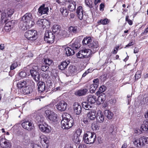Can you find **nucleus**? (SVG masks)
Returning a JSON list of instances; mask_svg holds the SVG:
<instances>
[{
	"label": "nucleus",
	"mask_w": 148,
	"mask_h": 148,
	"mask_svg": "<svg viewBox=\"0 0 148 148\" xmlns=\"http://www.w3.org/2000/svg\"><path fill=\"white\" fill-rule=\"evenodd\" d=\"M0 144L1 148H10L11 146L9 141L3 139L0 140Z\"/></svg>",
	"instance_id": "6ab92c4d"
},
{
	"label": "nucleus",
	"mask_w": 148,
	"mask_h": 148,
	"mask_svg": "<svg viewBox=\"0 0 148 148\" xmlns=\"http://www.w3.org/2000/svg\"><path fill=\"white\" fill-rule=\"evenodd\" d=\"M44 61L45 63V64L47 65H48V66H50L53 62L52 60L49 59H45Z\"/></svg>",
	"instance_id": "a18cd8bd"
},
{
	"label": "nucleus",
	"mask_w": 148,
	"mask_h": 148,
	"mask_svg": "<svg viewBox=\"0 0 148 148\" xmlns=\"http://www.w3.org/2000/svg\"><path fill=\"white\" fill-rule=\"evenodd\" d=\"M90 69H88V70H87L83 74L82 77H85L86 75H87L90 72Z\"/></svg>",
	"instance_id": "338daca9"
},
{
	"label": "nucleus",
	"mask_w": 148,
	"mask_h": 148,
	"mask_svg": "<svg viewBox=\"0 0 148 148\" xmlns=\"http://www.w3.org/2000/svg\"><path fill=\"white\" fill-rule=\"evenodd\" d=\"M40 140L41 144H43V143L46 145V148H48L49 145V140L46 137L43 135H41L40 137Z\"/></svg>",
	"instance_id": "a878e982"
},
{
	"label": "nucleus",
	"mask_w": 148,
	"mask_h": 148,
	"mask_svg": "<svg viewBox=\"0 0 148 148\" xmlns=\"http://www.w3.org/2000/svg\"><path fill=\"white\" fill-rule=\"evenodd\" d=\"M39 69V67L37 66H34L30 70L31 75L36 82H38L40 80V75L39 72H38Z\"/></svg>",
	"instance_id": "423d86ee"
},
{
	"label": "nucleus",
	"mask_w": 148,
	"mask_h": 148,
	"mask_svg": "<svg viewBox=\"0 0 148 148\" xmlns=\"http://www.w3.org/2000/svg\"><path fill=\"white\" fill-rule=\"evenodd\" d=\"M68 129L71 128L74 124V121L73 118L71 117L69 119L68 118Z\"/></svg>",
	"instance_id": "ea45409f"
},
{
	"label": "nucleus",
	"mask_w": 148,
	"mask_h": 148,
	"mask_svg": "<svg viewBox=\"0 0 148 148\" xmlns=\"http://www.w3.org/2000/svg\"><path fill=\"white\" fill-rule=\"evenodd\" d=\"M68 69L69 71L71 73H73L76 71L75 66L73 65L70 66Z\"/></svg>",
	"instance_id": "de8ad7c7"
},
{
	"label": "nucleus",
	"mask_w": 148,
	"mask_h": 148,
	"mask_svg": "<svg viewBox=\"0 0 148 148\" xmlns=\"http://www.w3.org/2000/svg\"><path fill=\"white\" fill-rule=\"evenodd\" d=\"M12 9L8 8L5 9L4 12L2 13L1 21L4 20V19H7L8 17H10L13 13Z\"/></svg>",
	"instance_id": "f8f14e48"
},
{
	"label": "nucleus",
	"mask_w": 148,
	"mask_h": 148,
	"mask_svg": "<svg viewBox=\"0 0 148 148\" xmlns=\"http://www.w3.org/2000/svg\"><path fill=\"white\" fill-rule=\"evenodd\" d=\"M45 114L48 119L50 121L53 122L56 121L57 114L53 111L50 110H47L45 111Z\"/></svg>",
	"instance_id": "9b49d317"
},
{
	"label": "nucleus",
	"mask_w": 148,
	"mask_h": 148,
	"mask_svg": "<svg viewBox=\"0 0 148 148\" xmlns=\"http://www.w3.org/2000/svg\"><path fill=\"white\" fill-rule=\"evenodd\" d=\"M91 109L89 110L90 111L88 113L87 117L90 120L93 121L96 118V111L94 110H91Z\"/></svg>",
	"instance_id": "412c9836"
},
{
	"label": "nucleus",
	"mask_w": 148,
	"mask_h": 148,
	"mask_svg": "<svg viewBox=\"0 0 148 148\" xmlns=\"http://www.w3.org/2000/svg\"><path fill=\"white\" fill-rule=\"evenodd\" d=\"M92 127L93 130H97L98 129V127L97 124L95 123H93L92 124Z\"/></svg>",
	"instance_id": "bf43d9fd"
},
{
	"label": "nucleus",
	"mask_w": 148,
	"mask_h": 148,
	"mask_svg": "<svg viewBox=\"0 0 148 148\" xmlns=\"http://www.w3.org/2000/svg\"><path fill=\"white\" fill-rule=\"evenodd\" d=\"M55 36L51 32L46 31L44 37V40L47 43H52L54 41Z\"/></svg>",
	"instance_id": "6e6552de"
},
{
	"label": "nucleus",
	"mask_w": 148,
	"mask_h": 148,
	"mask_svg": "<svg viewBox=\"0 0 148 148\" xmlns=\"http://www.w3.org/2000/svg\"><path fill=\"white\" fill-rule=\"evenodd\" d=\"M35 88L27 86L24 87L23 90V93L25 95L30 94L32 93L34 90Z\"/></svg>",
	"instance_id": "5701e85b"
},
{
	"label": "nucleus",
	"mask_w": 148,
	"mask_h": 148,
	"mask_svg": "<svg viewBox=\"0 0 148 148\" xmlns=\"http://www.w3.org/2000/svg\"><path fill=\"white\" fill-rule=\"evenodd\" d=\"M21 125L24 129L28 131H31L34 128L33 123L26 119L23 120V122L21 123Z\"/></svg>",
	"instance_id": "9d476101"
},
{
	"label": "nucleus",
	"mask_w": 148,
	"mask_h": 148,
	"mask_svg": "<svg viewBox=\"0 0 148 148\" xmlns=\"http://www.w3.org/2000/svg\"><path fill=\"white\" fill-rule=\"evenodd\" d=\"M69 4L67 7L69 10L71 12H73L74 11L76 8V3L72 0H67Z\"/></svg>",
	"instance_id": "aec40b11"
},
{
	"label": "nucleus",
	"mask_w": 148,
	"mask_h": 148,
	"mask_svg": "<svg viewBox=\"0 0 148 148\" xmlns=\"http://www.w3.org/2000/svg\"><path fill=\"white\" fill-rule=\"evenodd\" d=\"M141 76V72L140 71H137L135 75V79L138 80L140 78Z\"/></svg>",
	"instance_id": "49530a36"
},
{
	"label": "nucleus",
	"mask_w": 148,
	"mask_h": 148,
	"mask_svg": "<svg viewBox=\"0 0 148 148\" xmlns=\"http://www.w3.org/2000/svg\"><path fill=\"white\" fill-rule=\"evenodd\" d=\"M26 83V85L27 84L28 86H30L31 87L35 88V83L31 79H27L25 80Z\"/></svg>",
	"instance_id": "4c0bfd02"
},
{
	"label": "nucleus",
	"mask_w": 148,
	"mask_h": 148,
	"mask_svg": "<svg viewBox=\"0 0 148 148\" xmlns=\"http://www.w3.org/2000/svg\"><path fill=\"white\" fill-rule=\"evenodd\" d=\"M96 119L97 122L98 123H101L104 121L105 116L103 113L101 111H99L97 112Z\"/></svg>",
	"instance_id": "f3484780"
},
{
	"label": "nucleus",
	"mask_w": 148,
	"mask_h": 148,
	"mask_svg": "<svg viewBox=\"0 0 148 148\" xmlns=\"http://www.w3.org/2000/svg\"><path fill=\"white\" fill-rule=\"evenodd\" d=\"M82 132V130L80 128H79L75 132L74 134L80 137Z\"/></svg>",
	"instance_id": "8fccbe9b"
},
{
	"label": "nucleus",
	"mask_w": 148,
	"mask_h": 148,
	"mask_svg": "<svg viewBox=\"0 0 148 148\" xmlns=\"http://www.w3.org/2000/svg\"><path fill=\"white\" fill-rule=\"evenodd\" d=\"M114 131V126L112 125H111V126L109 128V132L110 133L112 134Z\"/></svg>",
	"instance_id": "e2e57ef3"
},
{
	"label": "nucleus",
	"mask_w": 148,
	"mask_h": 148,
	"mask_svg": "<svg viewBox=\"0 0 148 148\" xmlns=\"http://www.w3.org/2000/svg\"><path fill=\"white\" fill-rule=\"evenodd\" d=\"M60 11L64 16H66L68 14V11L66 8L63 7L60 9Z\"/></svg>",
	"instance_id": "79ce46f5"
},
{
	"label": "nucleus",
	"mask_w": 148,
	"mask_h": 148,
	"mask_svg": "<svg viewBox=\"0 0 148 148\" xmlns=\"http://www.w3.org/2000/svg\"><path fill=\"white\" fill-rule=\"evenodd\" d=\"M148 143V138L147 137L143 136L138 139L135 138L134 142V144L137 147H141L145 146Z\"/></svg>",
	"instance_id": "20e7f679"
},
{
	"label": "nucleus",
	"mask_w": 148,
	"mask_h": 148,
	"mask_svg": "<svg viewBox=\"0 0 148 148\" xmlns=\"http://www.w3.org/2000/svg\"><path fill=\"white\" fill-rule=\"evenodd\" d=\"M49 67L46 64H44L42 66L41 68V69L44 72L48 71L47 70L49 69Z\"/></svg>",
	"instance_id": "6e6d98bb"
},
{
	"label": "nucleus",
	"mask_w": 148,
	"mask_h": 148,
	"mask_svg": "<svg viewBox=\"0 0 148 148\" xmlns=\"http://www.w3.org/2000/svg\"><path fill=\"white\" fill-rule=\"evenodd\" d=\"M68 118L66 117L63 118L61 122V127L62 129H68Z\"/></svg>",
	"instance_id": "393cba45"
},
{
	"label": "nucleus",
	"mask_w": 148,
	"mask_h": 148,
	"mask_svg": "<svg viewBox=\"0 0 148 148\" xmlns=\"http://www.w3.org/2000/svg\"><path fill=\"white\" fill-rule=\"evenodd\" d=\"M73 109L75 114L78 115L80 114L82 111V108L81 105L76 102L74 103L73 104Z\"/></svg>",
	"instance_id": "dca6fc26"
},
{
	"label": "nucleus",
	"mask_w": 148,
	"mask_h": 148,
	"mask_svg": "<svg viewBox=\"0 0 148 148\" xmlns=\"http://www.w3.org/2000/svg\"><path fill=\"white\" fill-rule=\"evenodd\" d=\"M25 36L28 40H34L37 37L36 31L35 30L27 31L25 33Z\"/></svg>",
	"instance_id": "0eeeda50"
},
{
	"label": "nucleus",
	"mask_w": 148,
	"mask_h": 148,
	"mask_svg": "<svg viewBox=\"0 0 148 148\" xmlns=\"http://www.w3.org/2000/svg\"><path fill=\"white\" fill-rule=\"evenodd\" d=\"M106 89V87L104 85H103L101 86L99 88L98 92H99L102 93L104 92Z\"/></svg>",
	"instance_id": "5fc2aeb1"
},
{
	"label": "nucleus",
	"mask_w": 148,
	"mask_h": 148,
	"mask_svg": "<svg viewBox=\"0 0 148 148\" xmlns=\"http://www.w3.org/2000/svg\"><path fill=\"white\" fill-rule=\"evenodd\" d=\"M67 104L64 101H62L58 103L56 106L57 109L61 111H64L66 110Z\"/></svg>",
	"instance_id": "4468645a"
},
{
	"label": "nucleus",
	"mask_w": 148,
	"mask_h": 148,
	"mask_svg": "<svg viewBox=\"0 0 148 148\" xmlns=\"http://www.w3.org/2000/svg\"><path fill=\"white\" fill-rule=\"evenodd\" d=\"M69 31L70 32L76 34L79 32V28L77 26H71L69 28Z\"/></svg>",
	"instance_id": "c756f323"
},
{
	"label": "nucleus",
	"mask_w": 148,
	"mask_h": 148,
	"mask_svg": "<svg viewBox=\"0 0 148 148\" xmlns=\"http://www.w3.org/2000/svg\"><path fill=\"white\" fill-rule=\"evenodd\" d=\"M1 22V23H5L4 29L7 32H9L11 29L13 28L15 23V20H12L11 21H8V19H4V20L2 21V22Z\"/></svg>",
	"instance_id": "1a4fd4ad"
},
{
	"label": "nucleus",
	"mask_w": 148,
	"mask_h": 148,
	"mask_svg": "<svg viewBox=\"0 0 148 148\" xmlns=\"http://www.w3.org/2000/svg\"><path fill=\"white\" fill-rule=\"evenodd\" d=\"M61 28V26L57 24L53 25L52 28L53 32L54 33L58 32L60 31Z\"/></svg>",
	"instance_id": "f704fd0d"
},
{
	"label": "nucleus",
	"mask_w": 148,
	"mask_h": 148,
	"mask_svg": "<svg viewBox=\"0 0 148 148\" xmlns=\"http://www.w3.org/2000/svg\"><path fill=\"white\" fill-rule=\"evenodd\" d=\"M64 52L66 53L67 56H70L74 55L75 53V51L70 47L66 48Z\"/></svg>",
	"instance_id": "bb28decb"
},
{
	"label": "nucleus",
	"mask_w": 148,
	"mask_h": 148,
	"mask_svg": "<svg viewBox=\"0 0 148 148\" xmlns=\"http://www.w3.org/2000/svg\"><path fill=\"white\" fill-rule=\"evenodd\" d=\"M100 23L101 24L103 25H106L108 23V20L107 18H105L104 19H101L99 23Z\"/></svg>",
	"instance_id": "603ef678"
},
{
	"label": "nucleus",
	"mask_w": 148,
	"mask_h": 148,
	"mask_svg": "<svg viewBox=\"0 0 148 148\" xmlns=\"http://www.w3.org/2000/svg\"><path fill=\"white\" fill-rule=\"evenodd\" d=\"M92 39L90 37H86L84 38L82 41L84 45H89L92 42Z\"/></svg>",
	"instance_id": "473e14b6"
},
{
	"label": "nucleus",
	"mask_w": 148,
	"mask_h": 148,
	"mask_svg": "<svg viewBox=\"0 0 148 148\" xmlns=\"http://www.w3.org/2000/svg\"><path fill=\"white\" fill-rule=\"evenodd\" d=\"M48 82L49 84H47L46 86L44 82H38V89L39 92H46L51 90L52 88V86L51 84V81L50 80H48Z\"/></svg>",
	"instance_id": "f03ea898"
},
{
	"label": "nucleus",
	"mask_w": 148,
	"mask_h": 148,
	"mask_svg": "<svg viewBox=\"0 0 148 148\" xmlns=\"http://www.w3.org/2000/svg\"><path fill=\"white\" fill-rule=\"evenodd\" d=\"M32 27V26L29 25L28 24L23 22V23L21 25L20 27L22 30H26Z\"/></svg>",
	"instance_id": "c9c22d12"
},
{
	"label": "nucleus",
	"mask_w": 148,
	"mask_h": 148,
	"mask_svg": "<svg viewBox=\"0 0 148 148\" xmlns=\"http://www.w3.org/2000/svg\"><path fill=\"white\" fill-rule=\"evenodd\" d=\"M88 91V90L87 89H80L76 91L75 92V94L78 96H80L85 95Z\"/></svg>",
	"instance_id": "cd10ccee"
},
{
	"label": "nucleus",
	"mask_w": 148,
	"mask_h": 148,
	"mask_svg": "<svg viewBox=\"0 0 148 148\" xmlns=\"http://www.w3.org/2000/svg\"><path fill=\"white\" fill-rule=\"evenodd\" d=\"M40 75L44 79L47 80L46 82V83H47V81H48L49 80L48 79L50 78V76L49 74L48 71L41 72L40 73Z\"/></svg>",
	"instance_id": "2f4dec72"
},
{
	"label": "nucleus",
	"mask_w": 148,
	"mask_h": 148,
	"mask_svg": "<svg viewBox=\"0 0 148 148\" xmlns=\"http://www.w3.org/2000/svg\"><path fill=\"white\" fill-rule=\"evenodd\" d=\"M26 73L24 71H21L19 74V76L21 78L25 77L26 76Z\"/></svg>",
	"instance_id": "864d4df0"
},
{
	"label": "nucleus",
	"mask_w": 148,
	"mask_h": 148,
	"mask_svg": "<svg viewBox=\"0 0 148 148\" xmlns=\"http://www.w3.org/2000/svg\"><path fill=\"white\" fill-rule=\"evenodd\" d=\"M104 95L103 94V95H100L98 97L97 100L100 104L103 103L105 100L106 98Z\"/></svg>",
	"instance_id": "a19ab883"
},
{
	"label": "nucleus",
	"mask_w": 148,
	"mask_h": 148,
	"mask_svg": "<svg viewBox=\"0 0 148 148\" xmlns=\"http://www.w3.org/2000/svg\"><path fill=\"white\" fill-rule=\"evenodd\" d=\"M96 138V135L91 133L88 132V133L84 134L83 138L84 142L88 144L93 143Z\"/></svg>",
	"instance_id": "7ed1b4c3"
},
{
	"label": "nucleus",
	"mask_w": 148,
	"mask_h": 148,
	"mask_svg": "<svg viewBox=\"0 0 148 148\" xmlns=\"http://www.w3.org/2000/svg\"><path fill=\"white\" fill-rule=\"evenodd\" d=\"M57 2L61 5H64L65 4H68L67 0H56Z\"/></svg>",
	"instance_id": "3c124183"
},
{
	"label": "nucleus",
	"mask_w": 148,
	"mask_h": 148,
	"mask_svg": "<svg viewBox=\"0 0 148 148\" xmlns=\"http://www.w3.org/2000/svg\"><path fill=\"white\" fill-rule=\"evenodd\" d=\"M82 51L81 50L79 51L77 54V57L79 58H83V55H82Z\"/></svg>",
	"instance_id": "4d7b16f0"
},
{
	"label": "nucleus",
	"mask_w": 148,
	"mask_h": 148,
	"mask_svg": "<svg viewBox=\"0 0 148 148\" xmlns=\"http://www.w3.org/2000/svg\"><path fill=\"white\" fill-rule=\"evenodd\" d=\"M83 12L84 10L82 6H79L77 8L76 13H77V16L80 20H82L84 16Z\"/></svg>",
	"instance_id": "4be33fe9"
},
{
	"label": "nucleus",
	"mask_w": 148,
	"mask_h": 148,
	"mask_svg": "<svg viewBox=\"0 0 148 148\" xmlns=\"http://www.w3.org/2000/svg\"><path fill=\"white\" fill-rule=\"evenodd\" d=\"M96 100L95 96L88 95L86 97V102H84L82 103L83 108L86 110H90L92 108L91 104L95 103Z\"/></svg>",
	"instance_id": "f257e3e1"
},
{
	"label": "nucleus",
	"mask_w": 148,
	"mask_h": 148,
	"mask_svg": "<svg viewBox=\"0 0 148 148\" xmlns=\"http://www.w3.org/2000/svg\"><path fill=\"white\" fill-rule=\"evenodd\" d=\"M90 49L91 53H94L98 49V43L97 41H93L88 45Z\"/></svg>",
	"instance_id": "ddd939ff"
},
{
	"label": "nucleus",
	"mask_w": 148,
	"mask_h": 148,
	"mask_svg": "<svg viewBox=\"0 0 148 148\" xmlns=\"http://www.w3.org/2000/svg\"><path fill=\"white\" fill-rule=\"evenodd\" d=\"M93 84H92L95 85H97V86H98L99 85V79L97 78H96L94 79L93 80Z\"/></svg>",
	"instance_id": "052dcab7"
},
{
	"label": "nucleus",
	"mask_w": 148,
	"mask_h": 148,
	"mask_svg": "<svg viewBox=\"0 0 148 148\" xmlns=\"http://www.w3.org/2000/svg\"><path fill=\"white\" fill-rule=\"evenodd\" d=\"M18 66L17 62H14L13 63L11 66L10 69L11 70H13L16 68Z\"/></svg>",
	"instance_id": "13d9d810"
},
{
	"label": "nucleus",
	"mask_w": 148,
	"mask_h": 148,
	"mask_svg": "<svg viewBox=\"0 0 148 148\" xmlns=\"http://www.w3.org/2000/svg\"><path fill=\"white\" fill-rule=\"evenodd\" d=\"M69 63V62H68L67 63L65 61L62 62L59 66V68L61 70H64L67 68Z\"/></svg>",
	"instance_id": "72a5a7b5"
},
{
	"label": "nucleus",
	"mask_w": 148,
	"mask_h": 148,
	"mask_svg": "<svg viewBox=\"0 0 148 148\" xmlns=\"http://www.w3.org/2000/svg\"><path fill=\"white\" fill-rule=\"evenodd\" d=\"M97 87L98 86H97V85H94L92 84H91L90 86V93H94Z\"/></svg>",
	"instance_id": "c03bdc74"
},
{
	"label": "nucleus",
	"mask_w": 148,
	"mask_h": 148,
	"mask_svg": "<svg viewBox=\"0 0 148 148\" xmlns=\"http://www.w3.org/2000/svg\"><path fill=\"white\" fill-rule=\"evenodd\" d=\"M45 5L42 4L38 9V14L41 16L42 14L47 13L49 10L48 7H45Z\"/></svg>",
	"instance_id": "a211bd4d"
},
{
	"label": "nucleus",
	"mask_w": 148,
	"mask_h": 148,
	"mask_svg": "<svg viewBox=\"0 0 148 148\" xmlns=\"http://www.w3.org/2000/svg\"><path fill=\"white\" fill-rule=\"evenodd\" d=\"M62 35L64 37L68 36L67 32L65 31H63L62 33Z\"/></svg>",
	"instance_id": "774afa93"
},
{
	"label": "nucleus",
	"mask_w": 148,
	"mask_h": 148,
	"mask_svg": "<svg viewBox=\"0 0 148 148\" xmlns=\"http://www.w3.org/2000/svg\"><path fill=\"white\" fill-rule=\"evenodd\" d=\"M77 135H74V137L73 139V141L75 143H77L80 142L79 136H76Z\"/></svg>",
	"instance_id": "09e8293b"
},
{
	"label": "nucleus",
	"mask_w": 148,
	"mask_h": 148,
	"mask_svg": "<svg viewBox=\"0 0 148 148\" xmlns=\"http://www.w3.org/2000/svg\"><path fill=\"white\" fill-rule=\"evenodd\" d=\"M70 47L75 51L76 50L80 48V44L79 42H76L73 43Z\"/></svg>",
	"instance_id": "e433bc0d"
},
{
	"label": "nucleus",
	"mask_w": 148,
	"mask_h": 148,
	"mask_svg": "<svg viewBox=\"0 0 148 148\" xmlns=\"http://www.w3.org/2000/svg\"><path fill=\"white\" fill-rule=\"evenodd\" d=\"M104 114L105 116H106L108 119H111L113 116V113L109 110H105L104 111Z\"/></svg>",
	"instance_id": "7c9ffc66"
},
{
	"label": "nucleus",
	"mask_w": 148,
	"mask_h": 148,
	"mask_svg": "<svg viewBox=\"0 0 148 148\" xmlns=\"http://www.w3.org/2000/svg\"><path fill=\"white\" fill-rule=\"evenodd\" d=\"M38 126L40 130L43 132L45 133H49L51 130V127L50 126L47 124L44 123V124H40L38 125Z\"/></svg>",
	"instance_id": "2eb2a0df"
},
{
	"label": "nucleus",
	"mask_w": 148,
	"mask_h": 148,
	"mask_svg": "<svg viewBox=\"0 0 148 148\" xmlns=\"http://www.w3.org/2000/svg\"><path fill=\"white\" fill-rule=\"evenodd\" d=\"M87 0H85V3L86 4V5L88 6L90 8H92L93 6L92 5H91V1H90V2H89V4L88 3V2H87Z\"/></svg>",
	"instance_id": "0e129e2a"
},
{
	"label": "nucleus",
	"mask_w": 148,
	"mask_h": 148,
	"mask_svg": "<svg viewBox=\"0 0 148 148\" xmlns=\"http://www.w3.org/2000/svg\"><path fill=\"white\" fill-rule=\"evenodd\" d=\"M42 22L40 27L42 28L43 29L46 27V25H48L49 22L48 21L45 19H42Z\"/></svg>",
	"instance_id": "37998d69"
},
{
	"label": "nucleus",
	"mask_w": 148,
	"mask_h": 148,
	"mask_svg": "<svg viewBox=\"0 0 148 148\" xmlns=\"http://www.w3.org/2000/svg\"><path fill=\"white\" fill-rule=\"evenodd\" d=\"M89 119L88 118H84L83 119V121L85 124L87 125L90 123V121Z\"/></svg>",
	"instance_id": "680f3d73"
},
{
	"label": "nucleus",
	"mask_w": 148,
	"mask_h": 148,
	"mask_svg": "<svg viewBox=\"0 0 148 148\" xmlns=\"http://www.w3.org/2000/svg\"><path fill=\"white\" fill-rule=\"evenodd\" d=\"M23 143L25 145H27L29 143L28 140L27 139V138L26 139L25 138L23 140Z\"/></svg>",
	"instance_id": "69168bd1"
},
{
	"label": "nucleus",
	"mask_w": 148,
	"mask_h": 148,
	"mask_svg": "<svg viewBox=\"0 0 148 148\" xmlns=\"http://www.w3.org/2000/svg\"><path fill=\"white\" fill-rule=\"evenodd\" d=\"M26 85V83L25 82V80H23L22 81L19 82L17 83L16 86L19 89H21Z\"/></svg>",
	"instance_id": "58836bf2"
},
{
	"label": "nucleus",
	"mask_w": 148,
	"mask_h": 148,
	"mask_svg": "<svg viewBox=\"0 0 148 148\" xmlns=\"http://www.w3.org/2000/svg\"><path fill=\"white\" fill-rule=\"evenodd\" d=\"M82 55H83V58H87L90 57L91 54V51L90 49H85L82 50Z\"/></svg>",
	"instance_id": "b1692460"
},
{
	"label": "nucleus",
	"mask_w": 148,
	"mask_h": 148,
	"mask_svg": "<svg viewBox=\"0 0 148 148\" xmlns=\"http://www.w3.org/2000/svg\"><path fill=\"white\" fill-rule=\"evenodd\" d=\"M140 129L142 131L147 133L148 132V122L145 121L143 122L140 127Z\"/></svg>",
	"instance_id": "c85d7f7f"
},
{
	"label": "nucleus",
	"mask_w": 148,
	"mask_h": 148,
	"mask_svg": "<svg viewBox=\"0 0 148 148\" xmlns=\"http://www.w3.org/2000/svg\"><path fill=\"white\" fill-rule=\"evenodd\" d=\"M22 19L23 22L28 24L29 25L32 27L34 25V23L31 13H26L22 17Z\"/></svg>",
	"instance_id": "39448f33"
}]
</instances>
